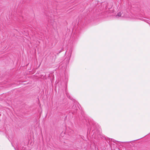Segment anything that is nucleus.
<instances>
[{
    "label": "nucleus",
    "instance_id": "obj_1",
    "mask_svg": "<svg viewBox=\"0 0 150 150\" xmlns=\"http://www.w3.org/2000/svg\"><path fill=\"white\" fill-rule=\"evenodd\" d=\"M122 14L121 13V12H119L117 13V15L116 16V17H117V16L118 17L121 16Z\"/></svg>",
    "mask_w": 150,
    "mask_h": 150
}]
</instances>
